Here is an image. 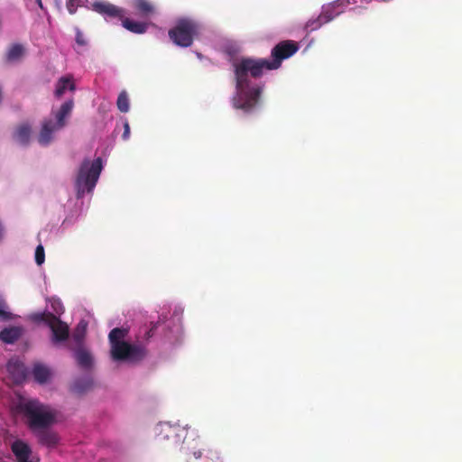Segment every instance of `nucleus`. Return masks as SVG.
Returning a JSON list of instances; mask_svg holds the SVG:
<instances>
[{
    "label": "nucleus",
    "instance_id": "dca6fc26",
    "mask_svg": "<svg viewBox=\"0 0 462 462\" xmlns=\"http://www.w3.org/2000/svg\"><path fill=\"white\" fill-rule=\"evenodd\" d=\"M93 387V380L90 377L79 378L74 381L70 391L76 394H83Z\"/></svg>",
    "mask_w": 462,
    "mask_h": 462
},
{
    "label": "nucleus",
    "instance_id": "c9c22d12",
    "mask_svg": "<svg viewBox=\"0 0 462 462\" xmlns=\"http://www.w3.org/2000/svg\"><path fill=\"white\" fill-rule=\"evenodd\" d=\"M162 438H163V439H168V438H169V434H168V433L164 434V435L162 436Z\"/></svg>",
    "mask_w": 462,
    "mask_h": 462
},
{
    "label": "nucleus",
    "instance_id": "9b49d317",
    "mask_svg": "<svg viewBox=\"0 0 462 462\" xmlns=\"http://www.w3.org/2000/svg\"><path fill=\"white\" fill-rule=\"evenodd\" d=\"M42 445L49 448H54L59 443L60 438L58 434L48 429L41 430L34 432Z\"/></svg>",
    "mask_w": 462,
    "mask_h": 462
},
{
    "label": "nucleus",
    "instance_id": "7c9ffc66",
    "mask_svg": "<svg viewBox=\"0 0 462 462\" xmlns=\"http://www.w3.org/2000/svg\"><path fill=\"white\" fill-rule=\"evenodd\" d=\"M52 308L56 314L60 315L63 312V307L60 301L53 303Z\"/></svg>",
    "mask_w": 462,
    "mask_h": 462
},
{
    "label": "nucleus",
    "instance_id": "cd10ccee",
    "mask_svg": "<svg viewBox=\"0 0 462 462\" xmlns=\"http://www.w3.org/2000/svg\"><path fill=\"white\" fill-rule=\"evenodd\" d=\"M159 322H152L151 328L145 332L144 339L148 340L154 335V331L157 329Z\"/></svg>",
    "mask_w": 462,
    "mask_h": 462
},
{
    "label": "nucleus",
    "instance_id": "e433bc0d",
    "mask_svg": "<svg viewBox=\"0 0 462 462\" xmlns=\"http://www.w3.org/2000/svg\"><path fill=\"white\" fill-rule=\"evenodd\" d=\"M20 462H32L30 458H27L26 460L24 461H20Z\"/></svg>",
    "mask_w": 462,
    "mask_h": 462
},
{
    "label": "nucleus",
    "instance_id": "2eb2a0df",
    "mask_svg": "<svg viewBox=\"0 0 462 462\" xmlns=\"http://www.w3.org/2000/svg\"><path fill=\"white\" fill-rule=\"evenodd\" d=\"M22 331L20 327L5 328L0 332V340L7 344H13L22 336Z\"/></svg>",
    "mask_w": 462,
    "mask_h": 462
},
{
    "label": "nucleus",
    "instance_id": "f704fd0d",
    "mask_svg": "<svg viewBox=\"0 0 462 462\" xmlns=\"http://www.w3.org/2000/svg\"><path fill=\"white\" fill-rule=\"evenodd\" d=\"M36 1H37V3H38L39 6H40L41 8H42V0H36Z\"/></svg>",
    "mask_w": 462,
    "mask_h": 462
},
{
    "label": "nucleus",
    "instance_id": "c756f323",
    "mask_svg": "<svg viewBox=\"0 0 462 462\" xmlns=\"http://www.w3.org/2000/svg\"><path fill=\"white\" fill-rule=\"evenodd\" d=\"M130 137V125L129 123L125 120L124 123V133L122 134V138L124 140H128Z\"/></svg>",
    "mask_w": 462,
    "mask_h": 462
},
{
    "label": "nucleus",
    "instance_id": "2f4dec72",
    "mask_svg": "<svg viewBox=\"0 0 462 462\" xmlns=\"http://www.w3.org/2000/svg\"><path fill=\"white\" fill-rule=\"evenodd\" d=\"M78 325H80V329L82 330V332H84L86 334L87 324L85 322L81 321Z\"/></svg>",
    "mask_w": 462,
    "mask_h": 462
},
{
    "label": "nucleus",
    "instance_id": "20e7f679",
    "mask_svg": "<svg viewBox=\"0 0 462 462\" xmlns=\"http://www.w3.org/2000/svg\"><path fill=\"white\" fill-rule=\"evenodd\" d=\"M32 321L44 323L51 331V341L54 346H59L68 341L69 328L68 324L51 312H38L31 316Z\"/></svg>",
    "mask_w": 462,
    "mask_h": 462
},
{
    "label": "nucleus",
    "instance_id": "0eeeda50",
    "mask_svg": "<svg viewBox=\"0 0 462 462\" xmlns=\"http://www.w3.org/2000/svg\"><path fill=\"white\" fill-rule=\"evenodd\" d=\"M110 354L115 361L138 362L145 357L146 349L141 345L125 341L111 346Z\"/></svg>",
    "mask_w": 462,
    "mask_h": 462
},
{
    "label": "nucleus",
    "instance_id": "393cba45",
    "mask_svg": "<svg viewBox=\"0 0 462 462\" xmlns=\"http://www.w3.org/2000/svg\"><path fill=\"white\" fill-rule=\"evenodd\" d=\"M45 260L44 248L42 245H39L35 249V262L38 265H42Z\"/></svg>",
    "mask_w": 462,
    "mask_h": 462
},
{
    "label": "nucleus",
    "instance_id": "bb28decb",
    "mask_svg": "<svg viewBox=\"0 0 462 462\" xmlns=\"http://www.w3.org/2000/svg\"><path fill=\"white\" fill-rule=\"evenodd\" d=\"M76 42L79 46H86L87 45V40L85 39L84 34L81 32V31L79 28H76Z\"/></svg>",
    "mask_w": 462,
    "mask_h": 462
},
{
    "label": "nucleus",
    "instance_id": "f257e3e1",
    "mask_svg": "<svg viewBox=\"0 0 462 462\" xmlns=\"http://www.w3.org/2000/svg\"><path fill=\"white\" fill-rule=\"evenodd\" d=\"M299 46L292 41H282L272 50V60L266 59L242 58L233 63L236 94L232 104L236 109H240L248 114L257 106L262 94V88H250V79L260 78L263 70L277 69L283 60L289 59L297 52Z\"/></svg>",
    "mask_w": 462,
    "mask_h": 462
},
{
    "label": "nucleus",
    "instance_id": "aec40b11",
    "mask_svg": "<svg viewBox=\"0 0 462 462\" xmlns=\"http://www.w3.org/2000/svg\"><path fill=\"white\" fill-rule=\"evenodd\" d=\"M23 54V46L20 43H14L9 48L6 58L9 61H14L19 60Z\"/></svg>",
    "mask_w": 462,
    "mask_h": 462
},
{
    "label": "nucleus",
    "instance_id": "7ed1b4c3",
    "mask_svg": "<svg viewBox=\"0 0 462 462\" xmlns=\"http://www.w3.org/2000/svg\"><path fill=\"white\" fill-rule=\"evenodd\" d=\"M102 159L100 157L93 162L85 159L79 170L76 179L78 197H82L85 192H90L95 188L102 171Z\"/></svg>",
    "mask_w": 462,
    "mask_h": 462
},
{
    "label": "nucleus",
    "instance_id": "412c9836",
    "mask_svg": "<svg viewBox=\"0 0 462 462\" xmlns=\"http://www.w3.org/2000/svg\"><path fill=\"white\" fill-rule=\"evenodd\" d=\"M330 20V17L327 16L324 14H321L317 19L310 20L306 23V29L310 32L315 31L319 29L322 24L329 22Z\"/></svg>",
    "mask_w": 462,
    "mask_h": 462
},
{
    "label": "nucleus",
    "instance_id": "423d86ee",
    "mask_svg": "<svg viewBox=\"0 0 462 462\" xmlns=\"http://www.w3.org/2000/svg\"><path fill=\"white\" fill-rule=\"evenodd\" d=\"M73 106V100L64 102L56 114V122L51 119L43 121L38 136V142L42 145L49 144L52 140V134L65 126V118L70 115Z\"/></svg>",
    "mask_w": 462,
    "mask_h": 462
},
{
    "label": "nucleus",
    "instance_id": "f03ea898",
    "mask_svg": "<svg viewBox=\"0 0 462 462\" xmlns=\"http://www.w3.org/2000/svg\"><path fill=\"white\" fill-rule=\"evenodd\" d=\"M26 423L32 432L48 429L54 423L55 415L49 407L36 400H30L21 406Z\"/></svg>",
    "mask_w": 462,
    "mask_h": 462
},
{
    "label": "nucleus",
    "instance_id": "b1692460",
    "mask_svg": "<svg viewBox=\"0 0 462 462\" xmlns=\"http://www.w3.org/2000/svg\"><path fill=\"white\" fill-rule=\"evenodd\" d=\"M84 338H85V333L82 332L80 329V325H78L75 328L71 339L74 342L75 346H72L73 347H79L84 346Z\"/></svg>",
    "mask_w": 462,
    "mask_h": 462
},
{
    "label": "nucleus",
    "instance_id": "1a4fd4ad",
    "mask_svg": "<svg viewBox=\"0 0 462 462\" xmlns=\"http://www.w3.org/2000/svg\"><path fill=\"white\" fill-rule=\"evenodd\" d=\"M68 347L74 352L75 359L78 365L83 369H90L93 365V357L85 346L73 347L70 344Z\"/></svg>",
    "mask_w": 462,
    "mask_h": 462
},
{
    "label": "nucleus",
    "instance_id": "4c0bfd02",
    "mask_svg": "<svg viewBox=\"0 0 462 462\" xmlns=\"http://www.w3.org/2000/svg\"><path fill=\"white\" fill-rule=\"evenodd\" d=\"M167 430H168L169 431L173 430L171 429V426H168V427H167Z\"/></svg>",
    "mask_w": 462,
    "mask_h": 462
},
{
    "label": "nucleus",
    "instance_id": "4be33fe9",
    "mask_svg": "<svg viewBox=\"0 0 462 462\" xmlns=\"http://www.w3.org/2000/svg\"><path fill=\"white\" fill-rule=\"evenodd\" d=\"M7 303L5 300L0 295V321H9L15 319V315L7 310Z\"/></svg>",
    "mask_w": 462,
    "mask_h": 462
},
{
    "label": "nucleus",
    "instance_id": "72a5a7b5",
    "mask_svg": "<svg viewBox=\"0 0 462 462\" xmlns=\"http://www.w3.org/2000/svg\"><path fill=\"white\" fill-rule=\"evenodd\" d=\"M4 232H5L4 226H3L2 223L0 222V242L2 241V239L4 237Z\"/></svg>",
    "mask_w": 462,
    "mask_h": 462
},
{
    "label": "nucleus",
    "instance_id": "ddd939ff",
    "mask_svg": "<svg viewBox=\"0 0 462 462\" xmlns=\"http://www.w3.org/2000/svg\"><path fill=\"white\" fill-rule=\"evenodd\" d=\"M133 7L143 18L150 17L156 12L154 5L149 0H133Z\"/></svg>",
    "mask_w": 462,
    "mask_h": 462
},
{
    "label": "nucleus",
    "instance_id": "c85d7f7f",
    "mask_svg": "<svg viewBox=\"0 0 462 462\" xmlns=\"http://www.w3.org/2000/svg\"><path fill=\"white\" fill-rule=\"evenodd\" d=\"M207 457L213 461H219V453L217 450H213L212 448H208L207 450Z\"/></svg>",
    "mask_w": 462,
    "mask_h": 462
},
{
    "label": "nucleus",
    "instance_id": "9d476101",
    "mask_svg": "<svg viewBox=\"0 0 462 462\" xmlns=\"http://www.w3.org/2000/svg\"><path fill=\"white\" fill-rule=\"evenodd\" d=\"M32 128L29 124L18 125L13 133V139L21 145L26 146L30 143Z\"/></svg>",
    "mask_w": 462,
    "mask_h": 462
},
{
    "label": "nucleus",
    "instance_id": "4468645a",
    "mask_svg": "<svg viewBox=\"0 0 462 462\" xmlns=\"http://www.w3.org/2000/svg\"><path fill=\"white\" fill-rule=\"evenodd\" d=\"M120 20L122 21L123 27L133 33L143 34L148 29L147 23L134 21L125 16Z\"/></svg>",
    "mask_w": 462,
    "mask_h": 462
},
{
    "label": "nucleus",
    "instance_id": "473e14b6",
    "mask_svg": "<svg viewBox=\"0 0 462 462\" xmlns=\"http://www.w3.org/2000/svg\"><path fill=\"white\" fill-rule=\"evenodd\" d=\"M193 456L196 459H199L202 456V452L200 450H198V451H194L193 452Z\"/></svg>",
    "mask_w": 462,
    "mask_h": 462
},
{
    "label": "nucleus",
    "instance_id": "6ab92c4d",
    "mask_svg": "<svg viewBox=\"0 0 462 462\" xmlns=\"http://www.w3.org/2000/svg\"><path fill=\"white\" fill-rule=\"evenodd\" d=\"M127 334H128L127 328H113L108 335L110 346H113L116 343L125 342L124 339L126 337Z\"/></svg>",
    "mask_w": 462,
    "mask_h": 462
},
{
    "label": "nucleus",
    "instance_id": "6e6552de",
    "mask_svg": "<svg viewBox=\"0 0 462 462\" xmlns=\"http://www.w3.org/2000/svg\"><path fill=\"white\" fill-rule=\"evenodd\" d=\"M92 8L95 12L102 14L105 17L123 19L125 16V10L108 2H95L92 4Z\"/></svg>",
    "mask_w": 462,
    "mask_h": 462
},
{
    "label": "nucleus",
    "instance_id": "a211bd4d",
    "mask_svg": "<svg viewBox=\"0 0 462 462\" xmlns=\"http://www.w3.org/2000/svg\"><path fill=\"white\" fill-rule=\"evenodd\" d=\"M66 89H69L73 91L75 89V84L71 81L69 78L62 77L60 78L57 84L55 89V97L60 98L65 93Z\"/></svg>",
    "mask_w": 462,
    "mask_h": 462
},
{
    "label": "nucleus",
    "instance_id": "a878e982",
    "mask_svg": "<svg viewBox=\"0 0 462 462\" xmlns=\"http://www.w3.org/2000/svg\"><path fill=\"white\" fill-rule=\"evenodd\" d=\"M81 5V0H68L67 9L70 14L76 13L78 6Z\"/></svg>",
    "mask_w": 462,
    "mask_h": 462
},
{
    "label": "nucleus",
    "instance_id": "5701e85b",
    "mask_svg": "<svg viewBox=\"0 0 462 462\" xmlns=\"http://www.w3.org/2000/svg\"><path fill=\"white\" fill-rule=\"evenodd\" d=\"M116 106L119 111L122 113H126L129 111V98L125 90L121 91L118 95Z\"/></svg>",
    "mask_w": 462,
    "mask_h": 462
},
{
    "label": "nucleus",
    "instance_id": "f8f14e48",
    "mask_svg": "<svg viewBox=\"0 0 462 462\" xmlns=\"http://www.w3.org/2000/svg\"><path fill=\"white\" fill-rule=\"evenodd\" d=\"M12 452L16 457L17 462L24 461L30 458L32 449L28 444L22 440H15L11 446Z\"/></svg>",
    "mask_w": 462,
    "mask_h": 462
},
{
    "label": "nucleus",
    "instance_id": "39448f33",
    "mask_svg": "<svg viewBox=\"0 0 462 462\" xmlns=\"http://www.w3.org/2000/svg\"><path fill=\"white\" fill-rule=\"evenodd\" d=\"M199 24L189 18H181L169 30V37L174 44L187 48L192 45L194 37L199 32Z\"/></svg>",
    "mask_w": 462,
    "mask_h": 462
},
{
    "label": "nucleus",
    "instance_id": "f3484780",
    "mask_svg": "<svg viewBox=\"0 0 462 462\" xmlns=\"http://www.w3.org/2000/svg\"><path fill=\"white\" fill-rule=\"evenodd\" d=\"M32 374L36 382L45 383L51 375V371L44 365L37 363L32 367Z\"/></svg>",
    "mask_w": 462,
    "mask_h": 462
}]
</instances>
